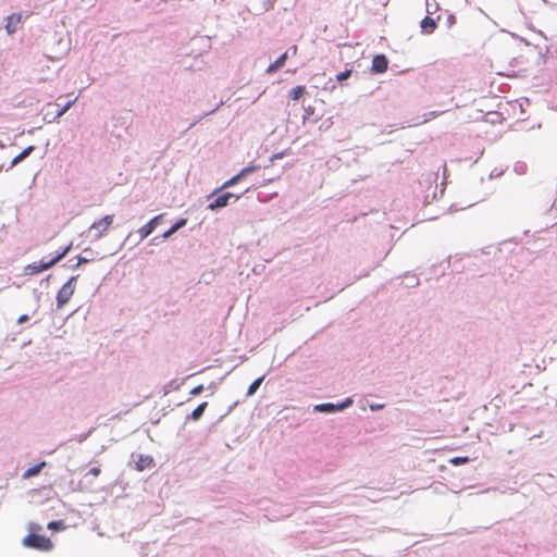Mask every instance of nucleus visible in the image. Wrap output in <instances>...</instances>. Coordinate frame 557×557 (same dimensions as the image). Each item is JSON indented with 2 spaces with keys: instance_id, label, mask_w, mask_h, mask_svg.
Returning <instances> with one entry per match:
<instances>
[{
  "instance_id": "obj_1",
  "label": "nucleus",
  "mask_w": 557,
  "mask_h": 557,
  "mask_svg": "<svg viewBox=\"0 0 557 557\" xmlns=\"http://www.w3.org/2000/svg\"><path fill=\"white\" fill-rule=\"evenodd\" d=\"M76 101V98L69 100L64 106L59 103H48L42 108L44 120L48 123L57 121L63 115Z\"/></svg>"
},
{
  "instance_id": "obj_2",
  "label": "nucleus",
  "mask_w": 557,
  "mask_h": 557,
  "mask_svg": "<svg viewBox=\"0 0 557 557\" xmlns=\"http://www.w3.org/2000/svg\"><path fill=\"white\" fill-rule=\"evenodd\" d=\"M114 215L108 214L102 219L95 221L89 227V233L92 235L94 239H100L103 237L112 225Z\"/></svg>"
},
{
  "instance_id": "obj_3",
  "label": "nucleus",
  "mask_w": 557,
  "mask_h": 557,
  "mask_svg": "<svg viewBox=\"0 0 557 557\" xmlns=\"http://www.w3.org/2000/svg\"><path fill=\"white\" fill-rule=\"evenodd\" d=\"M76 277L72 276L63 286L60 288L57 295L58 308L63 307L69 302L75 290Z\"/></svg>"
},
{
  "instance_id": "obj_4",
  "label": "nucleus",
  "mask_w": 557,
  "mask_h": 557,
  "mask_svg": "<svg viewBox=\"0 0 557 557\" xmlns=\"http://www.w3.org/2000/svg\"><path fill=\"white\" fill-rule=\"evenodd\" d=\"M163 216H164L163 213L158 214L154 218H152L148 223L143 225L137 231L139 238L143 240L146 237H148L157 228V226L161 223V221L163 220Z\"/></svg>"
},
{
  "instance_id": "obj_5",
  "label": "nucleus",
  "mask_w": 557,
  "mask_h": 557,
  "mask_svg": "<svg viewBox=\"0 0 557 557\" xmlns=\"http://www.w3.org/2000/svg\"><path fill=\"white\" fill-rule=\"evenodd\" d=\"M70 249H71V245L66 246L65 248L62 249V251L58 252L54 257H52L48 260H46V258H42L40 260L39 265L37 267V272L47 270L48 268H50L51 265L57 263L70 251Z\"/></svg>"
},
{
  "instance_id": "obj_6",
  "label": "nucleus",
  "mask_w": 557,
  "mask_h": 557,
  "mask_svg": "<svg viewBox=\"0 0 557 557\" xmlns=\"http://www.w3.org/2000/svg\"><path fill=\"white\" fill-rule=\"evenodd\" d=\"M231 198H235L236 200L239 198L238 196L233 195L232 193H225L218 196L213 202L208 205V209L216 210L228 205Z\"/></svg>"
},
{
  "instance_id": "obj_7",
  "label": "nucleus",
  "mask_w": 557,
  "mask_h": 557,
  "mask_svg": "<svg viewBox=\"0 0 557 557\" xmlns=\"http://www.w3.org/2000/svg\"><path fill=\"white\" fill-rule=\"evenodd\" d=\"M22 18H23V16L20 13H13V14L9 15L7 17V23H5L7 33L8 34L15 33L22 23Z\"/></svg>"
},
{
  "instance_id": "obj_8",
  "label": "nucleus",
  "mask_w": 557,
  "mask_h": 557,
  "mask_svg": "<svg viewBox=\"0 0 557 557\" xmlns=\"http://www.w3.org/2000/svg\"><path fill=\"white\" fill-rule=\"evenodd\" d=\"M388 67V61L385 55L377 54L372 59V71L374 73H384Z\"/></svg>"
},
{
  "instance_id": "obj_9",
  "label": "nucleus",
  "mask_w": 557,
  "mask_h": 557,
  "mask_svg": "<svg viewBox=\"0 0 557 557\" xmlns=\"http://www.w3.org/2000/svg\"><path fill=\"white\" fill-rule=\"evenodd\" d=\"M351 404H352V400L348 398L344 403H342L341 405H337V406L333 405V404L318 405V406H315V410L324 411V412H331V411H335V410H342V409L348 407Z\"/></svg>"
},
{
  "instance_id": "obj_10",
  "label": "nucleus",
  "mask_w": 557,
  "mask_h": 557,
  "mask_svg": "<svg viewBox=\"0 0 557 557\" xmlns=\"http://www.w3.org/2000/svg\"><path fill=\"white\" fill-rule=\"evenodd\" d=\"M421 32L424 35H431L437 27L436 21L433 17L425 16L420 23Z\"/></svg>"
},
{
  "instance_id": "obj_11",
  "label": "nucleus",
  "mask_w": 557,
  "mask_h": 557,
  "mask_svg": "<svg viewBox=\"0 0 557 557\" xmlns=\"http://www.w3.org/2000/svg\"><path fill=\"white\" fill-rule=\"evenodd\" d=\"M256 168L255 166H247V168H244L238 174H236L235 176H233L232 178H230L228 181H226L224 184H223V188H227V187H231L233 185H235L239 180H242L243 177H245L248 173L255 171Z\"/></svg>"
},
{
  "instance_id": "obj_12",
  "label": "nucleus",
  "mask_w": 557,
  "mask_h": 557,
  "mask_svg": "<svg viewBox=\"0 0 557 557\" xmlns=\"http://www.w3.org/2000/svg\"><path fill=\"white\" fill-rule=\"evenodd\" d=\"M287 58H288L287 52H284L273 63H271L267 67L265 72L268 74L275 73L276 71H278L281 67H283L285 65Z\"/></svg>"
},
{
  "instance_id": "obj_13",
  "label": "nucleus",
  "mask_w": 557,
  "mask_h": 557,
  "mask_svg": "<svg viewBox=\"0 0 557 557\" xmlns=\"http://www.w3.org/2000/svg\"><path fill=\"white\" fill-rule=\"evenodd\" d=\"M152 465L153 458L148 455H139L138 459L136 460V469L138 471H144L145 469L152 467Z\"/></svg>"
},
{
  "instance_id": "obj_14",
  "label": "nucleus",
  "mask_w": 557,
  "mask_h": 557,
  "mask_svg": "<svg viewBox=\"0 0 557 557\" xmlns=\"http://www.w3.org/2000/svg\"><path fill=\"white\" fill-rule=\"evenodd\" d=\"M52 542L50 539L37 534V549L49 550L52 548Z\"/></svg>"
},
{
  "instance_id": "obj_15",
  "label": "nucleus",
  "mask_w": 557,
  "mask_h": 557,
  "mask_svg": "<svg viewBox=\"0 0 557 557\" xmlns=\"http://www.w3.org/2000/svg\"><path fill=\"white\" fill-rule=\"evenodd\" d=\"M187 223V220L186 219H180L177 222H175V224L170 228L165 233H163L162 237L164 239L171 237L175 232H177L180 228L184 227Z\"/></svg>"
},
{
  "instance_id": "obj_16",
  "label": "nucleus",
  "mask_w": 557,
  "mask_h": 557,
  "mask_svg": "<svg viewBox=\"0 0 557 557\" xmlns=\"http://www.w3.org/2000/svg\"><path fill=\"white\" fill-rule=\"evenodd\" d=\"M208 406V403L207 401H203L201 404H199L190 413V416L188 417L189 419L194 420V421H197L201 418V416L203 414L206 408Z\"/></svg>"
},
{
  "instance_id": "obj_17",
  "label": "nucleus",
  "mask_w": 557,
  "mask_h": 557,
  "mask_svg": "<svg viewBox=\"0 0 557 557\" xmlns=\"http://www.w3.org/2000/svg\"><path fill=\"white\" fill-rule=\"evenodd\" d=\"M306 91L307 90L305 86H296L290 90L289 97L292 100L297 101L306 94Z\"/></svg>"
},
{
  "instance_id": "obj_18",
  "label": "nucleus",
  "mask_w": 557,
  "mask_h": 557,
  "mask_svg": "<svg viewBox=\"0 0 557 557\" xmlns=\"http://www.w3.org/2000/svg\"><path fill=\"white\" fill-rule=\"evenodd\" d=\"M264 376H260L257 380H255L248 387L247 396H252L257 392L259 386L262 384Z\"/></svg>"
},
{
  "instance_id": "obj_19",
  "label": "nucleus",
  "mask_w": 557,
  "mask_h": 557,
  "mask_svg": "<svg viewBox=\"0 0 557 557\" xmlns=\"http://www.w3.org/2000/svg\"><path fill=\"white\" fill-rule=\"evenodd\" d=\"M32 151H33V147L32 146L25 148L20 154H17L16 157L13 158L11 164L15 165L20 161H22L24 158L28 157Z\"/></svg>"
},
{
  "instance_id": "obj_20",
  "label": "nucleus",
  "mask_w": 557,
  "mask_h": 557,
  "mask_svg": "<svg viewBox=\"0 0 557 557\" xmlns=\"http://www.w3.org/2000/svg\"><path fill=\"white\" fill-rule=\"evenodd\" d=\"M23 543L25 546L35 547V532L30 530L27 536L23 540Z\"/></svg>"
},
{
  "instance_id": "obj_21",
  "label": "nucleus",
  "mask_w": 557,
  "mask_h": 557,
  "mask_svg": "<svg viewBox=\"0 0 557 557\" xmlns=\"http://www.w3.org/2000/svg\"><path fill=\"white\" fill-rule=\"evenodd\" d=\"M351 73H352V70H351V69H348V70H346V71H344V72L338 73V74L336 75V79H337L339 83H342V82L346 81L347 78H349V77H350V75H351Z\"/></svg>"
},
{
  "instance_id": "obj_22",
  "label": "nucleus",
  "mask_w": 557,
  "mask_h": 557,
  "mask_svg": "<svg viewBox=\"0 0 557 557\" xmlns=\"http://www.w3.org/2000/svg\"><path fill=\"white\" fill-rule=\"evenodd\" d=\"M48 528L54 531L63 530L65 528L63 521H52L49 522Z\"/></svg>"
},
{
  "instance_id": "obj_23",
  "label": "nucleus",
  "mask_w": 557,
  "mask_h": 557,
  "mask_svg": "<svg viewBox=\"0 0 557 557\" xmlns=\"http://www.w3.org/2000/svg\"><path fill=\"white\" fill-rule=\"evenodd\" d=\"M469 461V458L468 457H454L449 460V462L454 466H459V465H463V463H467Z\"/></svg>"
},
{
  "instance_id": "obj_24",
  "label": "nucleus",
  "mask_w": 557,
  "mask_h": 557,
  "mask_svg": "<svg viewBox=\"0 0 557 557\" xmlns=\"http://www.w3.org/2000/svg\"><path fill=\"white\" fill-rule=\"evenodd\" d=\"M203 389H205V388H203V385H201V384H200V385H197V386H195V387L190 391V395H193V396H197V395L201 394V393L203 392Z\"/></svg>"
},
{
  "instance_id": "obj_25",
  "label": "nucleus",
  "mask_w": 557,
  "mask_h": 557,
  "mask_svg": "<svg viewBox=\"0 0 557 557\" xmlns=\"http://www.w3.org/2000/svg\"><path fill=\"white\" fill-rule=\"evenodd\" d=\"M101 472V469L99 467H92L89 469V474H91L92 476H98Z\"/></svg>"
},
{
  "instance_id": "obj_26",
  "label": "nucleus",
  "mask_w": 557,
  "mask_h": 557,
  "mask_svg": "<svg viewBox=\"0 0 557 557\" xmlns=\"http://www.w3.org/2000/svg\"><path fill=\"white\" fill-rule=\"evenodd\" d=\"M89 261H90V259H88V258H85V257H78V258H77V263H76V265H75V267H79L81 264H83V263H87V262H89Z\"/></svg>"
},
{
  "instance_id": "obj_27",
  "label": "nucleus",
  "mask_w": 557,
  "mask_h": 557,
  "mask_svg": "<svg viewBox=\"0 0 557 557\" xmlns=\"http://www.w3.org/2000/svg\"><path fill=\"white\" fill-rule=\"evenodd\" d=\"M34 474H35V467L29 468L28 470H26V472L24 473V476H30V475H34Z\"/></svg>"
},
{
  "instance_id": "obj_28",
  "label": "nucleus",
  "mask_w": 557,
  "mask_h": 557,
  "mask_svg": "<svg viewBox=\"0 0 557 557\" xmlns=\"http://www.w3.org/2000/svg\"><path fill=\"white\" fill-rule=\"evenodd\" d=\"M448 22H449V25H453L455 23V17L453 15H450L448 17Z\"/></svg>"
},
{
  "instance_id": "obj_29",
  "label": "nucleus",
  "mask_w": 557,
  "mask_h": 557,
  "mask_svg": "<svg viewBox=\"0 0 557 557\" xmlns=\"http://www.w3.org/2000/svg\"><path fill=\"white\" fill-rule=\"evenodd\" d=\"M42 466H45V462L37 465V469H36L37 474L40 472V469Z\"/></svg>"
},
{
  "instance_id": "obj_30",
  "label": "nucleus",
  "mask_w": 557,
  "mask_h": 557,
  "mask_svg": "<svg viewBox=\"0 0 557 557\" xmlns=\"http://www.w3.org/2000/svg\"><path fill=\"white\" fill-rule=\"evenodd\" d=\"M28 318L26 315H22L20 319H18V322H24L26 321Z\"/></svg>"
},
{
  "instance_id": "obj_31",
  "label": "nucleus",
  "mask_w": 557,
  "mask_h": 557,
  "mask_svg": "<svg viewBox=\"0 0 557 557\" xmlns=\"http://www.w3.org/2000/svg\"><path fill=\"white\" fill-rule=\"evenodd\" d=\"M293 49H294V54H295L297 52V47L295 46V47H293Z\"/></svg>"
}]
</instances>
